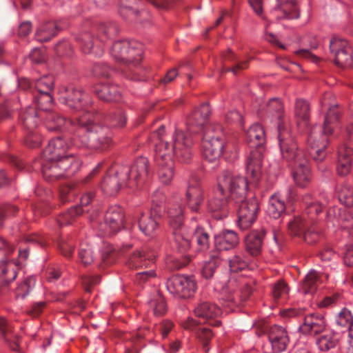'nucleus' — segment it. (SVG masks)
<instances>
[{
    "label": "nucleus",
    "instance_id": "35",
    "mask_svg": "<svg viewBox=\"0 0 353 353\" xmlns=\"http://www.w3.org/2000/svg\"><path fill=\"white\" fill-rule=\"evenodd\" d=\"M246 138L251 148H259L265 143V133L263 126L254 123L250 127L246 132Z\"/></svg>",
    "mask_w": 353,
    "mask_h": 353
},
{
    "label": "nucleus",
    "instance_id": "63",
    "mask_svg": "<svg viewBox=\"0 0 353 353\" xmlns=\"http://www.w3.org/2000/svg\"><path fill=\"white\" fill-rule=\"evenodd\" d=\"M196 336L207 346L208 341L212 339L213 334L210 329L205 327H198L196 331Z\"/></svg>",
    "mask_w": 353,
    "mask_h": 353
},
{
    "label": "nucleus",
    "instance_id": "17",
    "mask_svg": "<svg viewBox=\"0 0 353 353\" xmlns=\"http://www.w3.org/2000/svg\"><path fill=\"white\" fill-rule=\"evenodd\" d=\"M168 291L175 298L187 299L192 296L196 290V284L192 277L184 275H173L165 283Z\"/></svg>",
    "mask_w": 353,
    "mask_h": 353
},
{
    "label": "nucleus",
    "instance_id": "22",
    "mask_svg": "<svg viewBox=\"0 0 353 353\" xmlns=\"http://www.w3.org/2000/svg\"><path fill=\"white\" fill-rule=\"evenodd\" d=\"M70 144L63 138L57 137L52 139L43 152V158L46 160H55L65 157H75L73 154H67Z\"/></svg>",
    "mask_w": 353,
    "mask_h": 353
},
{
    "label": "nucleus",
    "instance_id": "56",
    "mask_svg": "<svg viewBox=\"0 0 353 353\" xmlns=\"http://www.w3.org/2000/svg\"><path fill=\"white\" fill-rule=\"evenodd\" d=\"M54 86L53 79L49 76H43L35 81L37 94H50Z\"/></svg>",
    "mask_w": 353,
    "mask_h": 353
},
{
    "label": "nucleus",
    "instance_id": "50",
    "mask_svg": "<svg viewBox=\"0 0 353 353\" xmlns=\"http://www.w3.org/2000/svg\"><path fill=\"white\" fill-rule=\"evenodd\" d=\"M135 0H121V3L119 8V14L124 19L134 20L137 17L139 10L137 8H133L131 4Z\"/></svg>",
    "mask_w": 353,
    "mask_h": 353
},
{
    "label": "nucleus",
    "instance_id": "36",
    "mask_svg": "<svg viewBox=\"0 0 353 353\" xmlns=\"http://www.w3.org/2000/svg\"><path fill=\"white\" fill-rule=\"evenodd\" d=\"M59 28L55 21H47L41 24L35 33V38L38 41L47 42L55 37Z\"/></svg>",
    "mask_w": 353,
    "mask_h": 353
},
{
    "label": "nucleus",
    "instance_id": "7",
    "mask_svg": "<svg viewBox=\"0 0 353 353\" xmlns=\"http://www.w3.org/2000/svg\"><path fill=\"white\" fill-rule=\"evenodd\" d=\"M80 161L76 157H65L55 160L43 159L41 171L46 180H54L70 177L80 168Z\"/></svg>",
    "mask_w": 353,
    "mask_h": 353
},
{
    "label": "nucleus",
    "instance_id": "3",
    "mask_svg": "<svg viewBox=\"0 0 353 353\" xmlns=\"http://www.w3.org/2000/svg\"><path fill=\"white\" fill-rule=\"evenodd\" d=\"M75 134L82 147L96 152L108 151L114 145L112 130L107 125L97 123L91 112L86 111L78 117Z\"/></svg>",
    "mask_w": 353,
    "mask_h": 353
},
{
    "label": "nucleus",
    "instance_id": "12",
    "mask_svg": "<svg viewBox=\"0 0 353 353\" xmlns=\"http://www.w3.org/2000/svg\"><path fill=\"white\" fill-rule=\"evenodd\" d=\"M164 150H168V142L161 141L157 144L154 159L158 167L157 174L159 181L165 185H168L174 175V163L168 152Z\"/></svg>",
    "mask_w": 353,
    "mask_h": 353
},
{
    "label": "nucleus",
    "instance_id": "21",
    "mask_svg": "<svg viewBox=\"0 0 353 353\" xmlns=\"http://www.w3.org/2000/svg\"><path fill=\"white\" fill-rule=\"evenodd\" d=\"M211 109L208 103H205L201 106L195 109L187 119V130L189 133H198L203 130L209 125L206 124V121L210 114Z\"/></svg>",
    "mask_w": 353,
    "mask_h": 353
},
{
    "label": "nucleus",
    "instance_id": "46",
    "mask_svg": "<svg viewBox=\"0 0 353 353\" xmlns=\"http://www.w3.org/2000/svg\"><path fill=\"white\" fill-rule=\"evenodd\" d=\"M221 263V260L218 256L214 254L210 255L209 259L203 263L201 272L203 276L206 279L212 278Z\"/></svg>",
    "mask_w": 353,
    "mask_h": 353
},
{
    "label": "nucleus",
    "instance_id": "20",
    "mask_svg": "<svg viewBox=\"0 0 353 353\" xmlns=\"http://www.w3.org/2000/svg\"><path fill=\"white\" fill-rule=\"evenodd\" d=\"M43 119L49 131L68 132L76 134L78 128V118L77 121L74 122L67 119L59 113L52 111L44 115Z\"/></svg>",
    "mask_w": 353,
    "mask_h": 353
},
{
    "label": "nucleus",
    "instance_id": "29",
    "mask_svg": "<svg viewBox=\"0 0 353 353\" xmlns=\"http://www.w3.org/2000/svg\"><path fill=\"white\" fill-rule=\"evenodd\" d=\"M263 154L258 150H252L245 161L247 176L253 181L259 179L262 172Z\"/></svg>",
    "mask_w": 353,
    "mask_h": 353
},
{
    "label": "nucleus",
    "instance_id": "43",
    "mask_svg": "<svg viewBox=\"0 0 353 353\" xmlns=\"http://www.w3.org/2000/svg\"><path fill=\"white\" fill-rule=\"evenodd\" d=\"M150 310L155 316H161L167 310V305L164 297L159 293L152 295L148 301Z\"/></svg>",
    "mask_w": 353,
    "mask_h": 353
},
{
    "label": "nucleus",
    "instance_id": "58",
    "mask_svg": "<svg viewBox=\"0 0 353 353\" xmlns=\"http://www.w3.org/2000/svg\"><path fill=\"white\" fill-rule=\"evenodd\" d=\"M166 197L164 194L163 192L160 189H157L154 190L152 194V207L151 208L152 211L154 212L156 210H161V213L162 212L161 207L165 203Z\"/></svg>",
    "mask_w": 353,
    "mask_h": 353
},
{
    "label": "nucleus",
    "instance_id": "64",
    "mask_svg": "<svg viewBox=\"0 0 353 353\" xmlns=\"http://www.w3.org/2000/svg\"><path fill=\"white\" fill-rule=\"evenodd\" d=\"M172 327L173 323L172 321L165 320L156 325V330L159 332L163 339H165L169 332L172 330Z\"/></svg>",
    "mask_w": 353,
    "mask_h": 353
},
{
    "label": "nucleus",
    "instance_id": "32",
    "mask_svg": "<svg viewBox=\"0 0 353 353\" xmlns=\"http://www.w3.org/2000/svg\"><path fill=\"white\" fill-rule=\"evenodd\" d=\"M186 204L194 212H199L204 200L203 190L199 184L188 185L185 193Z\"/></svg>",
    "mask_w": 353,
    "mask_h": 353
},
{
    "label": "nucleus",
    "instance_id": "10",
    "mask_svg": "<svg viewBox=\"0 0 353 353\" xmlns=\"http://www.w3.org/2000/svg\"><path fill=\"white\" fill-rule=\"evenodd\" d=\"M189 132L176 130L172 137V147L168 143V150L164 152H168L171 158L174 156L182 163H190L194 155V142Z\"/></svg>",
    "mask_w": 353,
    "mask_h": 353
},
{
    "label": "nucleus",
    "instance_id": "26",
    "mask_svg": "<svg viewBox=\"0 0 353 353\" xmlns=\"http://www.w3.org/2000/svg\"><path fill=\"white\" fill-rule=\"evenodd\" d=\"M296 2L297 0H276L271 14L278 20L299 19L300 12Z\"/></svg>",
    "mask_w": 353,
    "mask_h": 353
},
{
    "label": "nucleus",
    "instance_id": "23",
    "mask_svg": "<svg viewBox=\"0 0 353 353\" xmlns=\"http://www.w3.org/2000/svg\"><path fill=\"white\" fill-rule=\"evenodd\" d=\"M194 312L199 318L212 321L210 323L213 326L218 327L221 324V321L216 318L222 314V310L214 303L201 300L195 305Z\"/></svg>",
    "mask_w": 353,
    "mask_h": 353
},
{
    "label": "nucleus",
    "instance_id": "38",
    "mask_svg": "<svg viewBox=\"0 0 353 353\" xmlns=\"http://www.w3.org/2000/svg\"><path fill=\"white\" fill-rule=\"evenodd\" d=\"M33 103L36 110L43 115L47 114L52 111L54 101L50 94H37L33 99Z\"/></svg>",
    "mask_w": 353,
    "mask_h": 353
},
{
    "label": "nucleus",
    "instance_id": "47",
    "mask_svg": "<svg viewBox=\"0 0 353 353\" xmlns=\"http://www.w3.org/2000/svg\"><path fill=\"white\" fill-rule=\"evenodd\" d=\"M168 214L170 219V225L171 228L178 227L183 225V208L180 205H171L168 209Z\"/></svg>",
    "mask_w": 353,
    "mask_h": 353
},
{
    "label": "nucleus",
    "instance_id": "27",
    "mask_svg": "<svg viewBox=\"0 0 353 353\" xmlns=\"http://www.w3.org/2000/svg\"><path fill=\"white\" fill-rule=\"evenodd\" d=\"M265 231L261 228L250 232L245 239V249L248 254L252 257H256L261 254Z\"/></svg>",
    "mask_w": 353,
    "mask_h": 353
},
{
    "label": "nucleus",
    "instance_id": "55",
    "mask_svg": "<svg viewBox=\"0 0 353 353\" xmlns=\"http://www.w3.org/2000/svg\"><path fill=\"white\" fill-rule=\"evenodd\" d=\"M335 63L343 68H348L353 64V54L351 48L343 50L334 56Z\"/></svg>",
    "mask_w": 353,
    "mask_h": 353
},
{
    "label": "nucleus",
    "instance_id": "42",
    "mask_svg": "<svg viewBox=\"0 0 353 353\" xmlns=\"http://www.w3.org/2000/svg\"><path fill=\"white\" fill-rule=\"evenodd\" d=\"M311 225L305 214L294 216L288 221V228L290 233L294 236H299Z\"/></svg>",
    "mask_w": 353,
    "mask_h": 353
},
{
    "label": "nucleus",
    "instance_id": "37",
    "mask_svg": "<svg viewBox=\"0 0 353 353\" xmlns=\"http://www.w3.org/2000/svg\"><path fill=\"white\" fill-rule=\"evenodd\" d=\"M286 209L284 200L279 194H274L269 199V204L267 209L268 214L274 219L280 218L285 213Z\"/></svg>",
    "mask_w": 353,
    "mask_h": 353
},
{
    "label": "nucleus",
    "instance_id": "18",
    "mask_svg": "<svg viewBox=\"0 0 353 353\" xmlns=\"http://www.w3.org/2000/svg\"><path fill=\"white\" fill-rule=\"evenodd\" d=\"M328 323L324 314L311 312L305 315L303 322L299 325V331L311 336H317L327 330Z\"/></svg>",
    "mask_w": 353,
    "mask_h": 353
},
{
    "label": "nucleus",
    "instance_id": "6",
    "mask_svg": "<svg viewBox=\"0 0 353 353\" xmlns=\"http://www.w3.org/2000/svg\"><path fill=\"white\" fill-rule=\"evenodd\" d=\"M118 31L116 23L113 22L103 23L98 27L97 39H94L91 33L84 32L79 34L76 39L83 53L101 57L103 53V43L116 36Z\"/></svg>",
    "mask_w": 353,
    "mask_h": 353
},
{
    "label": "nucleus",
    "instance_id": "24",
    "mask_svg": "<svg viewBox=\"0 0 353 353\" xmlns=\"http://www.w3.org/2000/svg\"><path fill=\"white\" fill-rule=\"evenodd\" d=\"M268 339L274 353L285 351L290 343V336L287 330L278 325H273L270 327Z\"/></svg>",
    "mask_w": 353,
    "mask_h": 353
},
{
    "label": "nucleus",
    "instance_id": "1",
    "mask_svg": "<svg viewBox=\"0 0 353 353\" xmlns=\"http://www.w3.org/2000/svg\"><path fill=\"white\" fill-rule=\"evenodd\" d=\"M268 110L272 119L277 120L278 140L281 154L291 170L296 185L306 188L311 181V171L306 153L300 149L288 130L283 126V105L279 99L273 98L268 103Z\"/></svg>",
    "mask_w": 353,
    "mask_h": 353
},
{
    "label": "nucleus",
    "instance_id": "28",
    "mask_svg": "<svg viewBox=\"0 0 353 353\" xmlns=\"http://www.w3.org/2000/svg\"><path fill=\"white\" fill-rule=\"evenodd\" d=\"M161 210L150 211L142 214L139 219V228L146 236L153 237L159 228V220L161 217Z\"/></svg>",
    "mask_w": 353,
    "mask_h": 353
},
{
    "label": "nucleus",
    "instance_id": "54",
    "mask_svg": "<svg viewBox=\"0 0 353 353\" xmlns=\"http://www.w3.org/2000/svg\"><path fill=\"white\" fill-rule=\"evenodd\" d=\"M339 202L350 208L353 206V189L348 185H343L338 191Z\"/></svg>",
    "mask_w": 353,
    "mask_h": 353
},
{
    "label": "nucleus",
    "instance_id": "19",
    "mask_svg": "<svg viewBox=\"0 0 353 353\" xmlns=\"http://www.w3.org/2000/svg\"><path fill=\"white\" fill-rule=\"evenodd\" d=\"M237 210V225L242 230L250 228L256 221L259 205L257 201L252 198L250 200L239 201Z\"/></svg>",
    "mask_w": 353,
    "mask_h": 353
},
{
    "label": "nucleus",
    "instance_id": "53",
    "mask_svg": "<svg viewBox=\"0 0 353 353\" xmlns=\"http://www.w3.org/2000/svg\"><path fill=\"white\" fill-rule=\"evenodd\" d=\"M12 332V327L7 321L0 317V336H1L8 344V347L13 351H19V345L16 342H12L8 337V334Z\"/></svg>",
    "mask_w": 353,
    "mask_h": 353
},
{
    "label": "nucleus",
    "instance_id": "48",
    "mask_svg": "<svg viewBox=\"0 0 353 353\" xmlns=\"http://www.w3.org/2000/svg\"><path fill=\"white\" fill-rule=\"evenodd\" d=\"M310 107L309 103L303 99H298L294 105V116L300 121H307L310 118Z\"/></svg>",
    "mask_w": 353,
    "mask_h": 353
},
{
    "label": "nucleus",
    "instance_id": "5",
    "mask_svg": "<svg viewBox=\"0 0 353 353\" xmlns=\"http://www.w3.org/2000/svg\"><path fill=\"white\" fill-rule=\"evenodd\" d=\"M339 119L336 105L329 108L325 117L323 127L314 125L308 136L307 142L311 147L310 154L316 161H323L326 157L325 149L328 144L327 136L333 132L332 124Z\"/></svg>",
    "mask_w": 353,
    "mask_h": 353
},
{
    "label": "nucleus",
    "instance_id": "60",
    "mask_svg": "<svg viewBox=\"0 0 353 353\" xmlns=\"http://www.w3.org/2000/svg\"><path fill=\"white\" fill-rule=\"evenodd\" d=\"M289 292V288L283 281H279L274 284L272 289L273 297L278 301L280 299H286Z\"/></svg>",
    "mask_w": 353,
    "mask_h": 353
},
{
    "label": "nucleus",
    "instance_id": "33",
    "mask_svg": "<svg viewBox=\"0 0 353 353\" xmlns=\"http://www.w3.org/2000/svg\"><path fill=\"white\" fill-rule=\"evenodd\" d=\"M303 203L305 206V217L312 225L319 213L323 210V205L314 199L311 194L307 193L303 196Z\"/></svg>",
    "mask_w": 353,
    "mask_h": 353
},
{
    "label": "nucleus",
    "instance_id": "59",
    "mask_svg": "<svg viewBox=\"0 0 353 353\" xmlns=\"http://www.w3.org/2000/svg\"><path fill=\"white\" fill-rule=\"evenodd\" d=\"M349 48L350 47L348 46L347 41L341 38L333 37L330 41V50L334 56L338 52Z\"/></svg>",
    "mask_w": 353,
    "mask_h": 353
},
{
    "label": "nucleus",
    "instance_id": "39",
    "mask_svg": "<svg viewBox=\"0 0 353 353\" xmlns=\"http://www.w3.org/2000/svg\"><path fill=\"white\" fill-rule=\"evenodd\" d=\"M321 281V274L316 270L312 269L305 275L301 292L304 294H312L316 292Z\"/></svg>",
    "mask_w": 353,
    "mask_h": 353
},
{
    "label": "nucleus",
    "instance_id": "11",
    "mask_svg": "<svg viewBox=\"0 0 353 353\" xmlns=\"http://www.w3.org/2000/svg\"><path fill=\"white\" fill-rule=\"evenodd\" d=\"M19 118L24 128L28 131L26 144L31 148L39 147L41 143V139L35 132V129L41 119L44 118V115L38 112L33 105H28L21 112Z\"/></svg>",
    "mask_w": 353,
    "mask_h": 353
},
{
    "label": "nucleus",
    "instance_id": "49",
    "mask_svg": "<svg viewBox=\"0 0 353 353\" xmlns=\"http://www.w3.org/2000/svg\"><path fill=\"white\" fill-rule=\"evenodd\" d=\"M335 323L337 326L349 330L353 324L352 312L347 307L342 308L335 317Z\"/></svg>",
    "mask_w": 353,
    "mask_h": 353
},
{
    "label": "nucleus",
    "instance_id": "2",
    "mask_svg": "<svg viewBox=\"0 0 353 353\" xmlns=\"http://www.w3.org/2000/svg\"><path fill=\"white\" fill-rule=\"evenodd\" d=\"M148 165L147 158L139 157L130 167L123 166L113 174L105 176L101 184L102 192L108 196H114L124 186L130 189L141 187L149 176Z\"/></svg>",
    "mask_w": 353,
    "mask_h": 353
},
{
    "label": "nucleus",
    "instance_id": "25",
    "mask_svg": "<svg viewBox=\"0 0 353 353\" xmlns=\"http://www.w3.org/2000/svg\"><path fill=\"white\" fill-rule=\"evenodd\" d=\"M340 343V334L333 329H327L315 338V345L320 353H332Z\"/></svg>",
    "mask_w": 353,
    "mask_h": 353
},
{
    "label": "nucleus",
    "instance_id": "16",
    "mask_svg": "<svg viewBox=\"0 0 353 353\" xmlns=\"http://www.w3.org/2000/svg\"><path fill=\"white\" fill-rule=\"evenodd\" d=\"M353 154V122L346 128L344 143L338 149L336 170L339 175L346 176L351 170Z\"/></svg>",
    "mask_w": 353,
    "mask_h": 353
},
{
    "label": "nucleus",
    "instance_id": "30",
    "mask_svg": "<svg viewBox=\"0 0 353 353\" xmlns=\"http://www.w3.org/2000/svg\"><path fill=\"white\" fill-rule=\"evenodd\" d=\"M228 194L226 192L223 194H218V188L214 191V196L208 202L209 211L217 213L214 214L216 219H221L228 215Z\"/></svg>",
    "mask_w": 353,
    "mask_h": 353
},
{
    "label": "nucleus",
    "instance_id": "4",
    "mask_svg": "<svg viewBox=\"0 0 353 353\" xmlns=\"http://www.w3.org/2000/svg\"><path fill=\"white\" fill-rule=\"evenodd\" d=\"M172 234L174 238V245L176 251L181 254L183 259L175 268L179 269L185 266L191 261L193 257L192 252V241H195L199 249L206 250L209 247V236L201 227H196L195 229H188L183 225L178 227H173Z\"/></svg>",
    "mask_w": 353,
    "mask_h": 353
},
{
    "label": "nucleus",
    "instance_id": "15",
    "mask_svg": "<svg viewBox=\"0 0 353 353\" xmlns=\"http://www.w3.org/2000/svg\"><path fill=\"white\" fill-rule=\"evenodd\" d=\"M59 100L70 109L75 111L83 110L81 115L86 111L90 112L88 108L92 104V100L90 96L81 89L72 86L64 88Z\"/></svg>",
    "mask_w": 353,
    "mask_h": 353
},
{
    "label": "nucleus",
    "instance_id": "62",
    "mask_svg": "<svg viewBox=\"0 0 353 353\" xmlns=\"http://www.w3.org/2000/svg\"><path fill=\"white\" fill-rule=\"evenodd\" d=\"M110 83H103L95 85L94 91L96 95L101 100L108 101V97H110L109 90Z\"/></svg>",
    "mask_w": 353,
    "mask_h": 353
},
{
    "label": "nucleus",
    "instance_id": "13",
    "mask_svg": "<svg viewBox=\"0 0 353 353\" xmlns=\"http://www.w3.org/2000/svg\"><path fill=\"white\" fill-rule=\"evenodd\" d=\"M110 52L117 61H139L143 53V45L136 41H117L112 44Z\"/></svg>",
    "mask_w": 353,
    "mask_h": 353
},
{
    "label": "nucleus",
    "instance_id": "31",
    "mask_svg": "<svg viewBox=\"0 0 353 353\" xmlns=\"http://www.w3.org/2000/svg\"><path fill=\"white\" fill-rule=\"evenodd\" d=\"M239 243V236L234 230H225L214 236V245L219 251L232 250Z\"/></svg>",
    "mask_w": 353,
    "mask_h": 353
},
{
    "label": "nucleus",
    "instance_id": "44",
    "mask_svg": "<svg viewBox=\"0 0 353 353\" xmlns=\"http://www.w3.org/2000/svg\"><path fill=\"white\" fill-rule=\"evenodd\" d=\"M84 212L80 207L73 206L63 212L58 216L57 221L59 226H65L71 224L74 219Z\"/></svg>",
    "mask_w": 353,
    "mask_h": 353
},
{
    "label": "nucleus",
    "instance_id": "40",
    "mask_svg": "<svg viewBox=\"0 0 353 353\" xmlns=\"http://www.w3.org/2000/svg\"><path fill=\"white\" fill-rule=\"evenodd\" d=\"M99 248L90 242H83L80 245L78 256L85 265L91 264L97 254Z\"/></svg>",
    "mask_w": 353,
    "mask_h": 353
},
{
    "label": "nucleus",
    "instance_id": "51",
    "mask_svg": "<svg viewBox=\"0 0 353 353\" xmlns=\"http://www.w3.org/2000/svg\"><path fill=\"white\" fill-rule=\"evenodd\" d=\"M154 256H149L148 260L145 256H143L140 252H134L128 261V264L130 268H137L139 267H147L150 262L154 260Z\"/></svg>",
    "mask_w": 353,
    "mask_h": 353
},
{
    "label": "nucleus",
    "instance_id": "9",
    "mask_svg": "<svg viewBox=\"0 0 353 353\" xmlns=\"http://www.w3.org/2000/svg\"><path fill=\"white\" fill-rule=\"evenodd\" d=\"M227 188L230 192L231 200L235 203L245 199L248 190V182L246 177L233 176L228 170H224L218 178V194H223Z\"/></svg>",
    "mask_w": 353,
    "mask_h": 353
},
{
    "label": "nucleus",
    "instance_id": "45",
    "mask_svg": "<svg viewBox=\"0 0 353 353\" xmlns=\"http://www.w3.org/2000/svg\"><path fill=\"white\" fill-rule=\"evenodd\" d=\"M36 284V277L28 276L21 282L16 288L15 296L17 299H25L34 289Z\"/></svg>",
    "mask_w": 353,
    "mask_h": 353
},
{
    "label": "nucleus",
    "instance_id": "41",
    "mask_svg": "<svg viewBox=\"0 0 353 353\" xmlns=\"http://www.w3.org/2000/svg\"><path fill=\"white\" fill-rule=\"evenodd\" d=\"M250 258L244 252H236L234 256L228 259L229 268L231 272H237L248 268Z\"/></svg>",
    "mask_w": 353,
    "mask_h": 353
},
{
    "label": "nucleus",
    "instance_id": "52",
    "mask_svg": "<svg viewBox=\"0 0 353 353\" xmlns=\"http://www.w3.org/2000/svg\"><path fill=\"white\" fill-rule=\"evenodd\" d=\"M7 262L6 252L3 248H0V268H2L1 272L3 275L10 274V276L3 279L5 284H9L11 281L14 280L17 276V272L14 268L10 269V267H5Z\"/></svg>",
    "mask_w": 353,
    "mask_h": 353
},
{
    "label": "nucleus",
    "instance_id": "57",
    "mask_svg": "<svg viewBox=\"0 0 353 353\" xmlns=\"http://www.w3.org/2000/svg\"><path fill=\"white\" fill-rule=\"evenodd\" d=\"M108 121L115 128H123L127 123L128 118L125 112L122 110L111 112L108 114Z\"/></svg>",
    "mask_w": 353,
    "mask_h": 353
},
{
    "label": "nucleus",
    "instance_id": "61",
    "mask_svg": "<svg viewBox=\"0 0 353 353\" xmlns=\"http://www.w3.org/2000/svg\"><path fill=\"white\" fill-rule=\"evenodd\" d=\"M93 74L97 77H109L112 70L105 63H96L92 68Z\"/></svg>",
    "mask_w": 353,
    "mask_h": 353
},
{
    "label": "nucleus",
    "instance_id": "14",
    "mask_svg": "<svg viewBox=\"0 0 353 353\" xmlns=\"http://www.w3.org/2000/svg\"><path fill=\"white\" fill-rule=\"evenodd\" d=\"M125 214L120 205H111L107 210L103 221L98 225V230L105 236H111L124 228Z\"/></svg>",
    "mask_w": 353,
    "mask_h": 353
},
{
    "label": "nucleus",
    "instance_id": "34",
    "mask_svg": "<svg viewBox=\"0 0 353 353\" xmlns=\"http://www.w3.org/2000/svg\"><path fill=\"white\" fill-rule=\"evenodd\" d=\"M233 283V281H228V283L223 285L221 288L222 292L219 300L222 306L225 308V312L234 311L238 305L234 290H230Z\"/></svg>",
    "mask_w": 353,
    "mask_h": 353
},
{
    "label": "nucleus",
    "instance_id": "8",
    "mask_svg": "<svg viewBox=\"0 0 353 353\" xmlns=\"http://www.w3.org/2000/svg\"><path fill=\"white\" fill-rule=\"evenodd\" d=\"M224 146L225 139L221 125H208L202 137L201 147L203 158L209 162L216 161L222 155Z\"/></svg>",
    "mask_w": 353,
    "mask_h": 353
}]
</instances>
